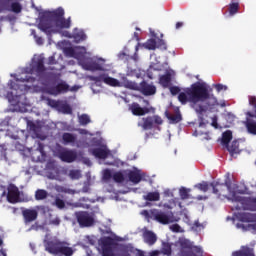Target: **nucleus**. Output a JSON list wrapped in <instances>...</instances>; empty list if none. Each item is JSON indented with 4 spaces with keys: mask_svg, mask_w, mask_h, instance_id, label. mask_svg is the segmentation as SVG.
<instances>
[{
    "mask_svg": "<svg viewBox=\"0 0 256 256\" xmlns=\"http://www.w3.org/2000/svg\"><path fill=\"white\" fill-rule=\"evenodd\" d=\"M212 88L208 89L203 83L196 82L187 88L185 92H181L178 95V101L182 105L187 103H193L195 105L196 113L200 115L207 113V111H213L215 105H217V98L211 94Z\"/></svg>",
    "mask_w": 256,
    "mask_h": 256,
    "instance_id": "f257e3e1",
    "label": "nucleus"
},
{
    "mask_svg": "<svg viewBox=\"0 0 256 256\" xmlns=\"http://www.w3.org/2000/svg\"><path fill=\"white\" fill-rule=\"evenodd\" d=\"M53 25L58 29H69L71 27V17L65 19V10L62 7L44 12L40 18L38 29L46 33V35H51Z\"/></svg>",
    "mask_w": 256,
    "mask_h": 256,
    "instance_id": "f03ea898",
    "label": "nucleus"
},
{
    "mask_svg": "<svg viewBox=\"0 0 256 256\" xmlns=\"http://www.w3.org/2000/svg\"><path fill=\"white\" fill-rule=\"evenodd\" d=\"M46 251L52 255L59 256H73V253H75V250L69 247V243L59 240L48 241L46 244Z\"/></svg>",
    "mask_w": 256,
    "mask_h": 256,
    "instance_id": "7ed1b4c3",
    "label": "nucleus"
},
{
    "mask_svg": "<svg viewBox=\"0 0 256 256\" xmlns=\"http://www.w3.org/2000/svg\"><path fill=\"white\" fill-rule=\"evenodd\" d=\"M141 215L146 219H152V221H156L161 225H169V223H173L174 221L173 213H167L159 209L143 210Z\"/></svg>",
    "mask_w": 256,
    "mask_h": 256,
    "instance_id": "20e7f679",
    "label": "nucleus"
},
{
    "mask_svg": "<svg viewBox=\"0 0 256 256\" xmlns=\"http://www.w3.org/2000/svg\"><path fill=\"white\" fill-rule=\"evenodd\" d=\"M236 219L241 223H252V224H236L237 229L242 231H251L256 235V213L240 212L236 214Z\"/></svg>",
    "mask_w": 256,
    "mask_h": 256,
    "instance_id": "39448f33",
    "label": "nucleus"
},
{
    "mask_svg": "<svg viewBox=\"0 0 256 256\" xmlns=\"http://www.w3.org/2000/svg\"><path fill=\"white\" fill-rule=\"evenodd\" d=\"M232 201L236 203V211H256V197H245L234 194Z\"/></svg>",
    "mask_w": 256,
    "mask_h": 256,
    "instance_id": "423d86ee",
    "label": "nucleus"
},
{
    "mask_svg": "<svg viewBox=\"0 0 256 256\" xmlns=\"http://www.w3.org/2000/svg\"><path fill=\"white\" fill-rule=\"evenodd\" d=\"M143 123H139V126L144 129V131H149L151 129H161L159 126L163 125V118L159 115L147 116L142 118Z\"/></svg>",
    "mask_w": 256,
    "mask_h": 256,
    "instance_id": "0eeeda50",
    "label": "nucleus"
},
{
    "mask_svg": "<svg viewBox=\"0 0 256 256\" xmlns=\"http://www.w3.org/2000/svg\"><path fill=\"white\" fill-rule=\"evenodd\" d=\"M75 217L80 227H93L95 225V218L87 211L76 212Z\"/></svg>",
    "mask_w": 256,
    "mask_h": 256,
    "instance_id": "6e6552de",
    "label": "nucleus"
},
{
    "mask_svg": "<svg viewBox=\"0 0 256 256\" xmlns=\"http://www.w3.org/2000/svg\"><path fill=\"white\" fill-rule=\"evenodd\" d=\"M101 250H102V256H117L115 255V250L113 247H115V240L111 237H104L101 240Z\"/></svg>",
    "mask_w": 256,
    "mask_h": 256,
    "instance_id": "1a4fd4ad",
    "label": "nucleus"
},
{
    "mask_svg": "<svg viewBox=\"0 0 256 256\" xmlns=\"http://www.w3.org/2000/svg\"><path fill=\"white\" fill-rule=\"evenodd\" d=\"M58 157L64 163H73L77 160V152L75 150L62 149L58 152Z\"/></svg>",
    "mask_w": 256,
    "mask_h": 256,
    "instance_id": "9d476101",
    "label": "nucleus"
},
{
    "mask_svg": "<svg viewBox=\"0 0 256 256\" xmlns=\"http://www.w3.org/2000/svg\"><path fill=\"white\" fill-rule=\"evenodd\" d=\"M68 91H77V89L75 86L70 89L69 84L65 81L58 83L50 89L51 95H61L63 93H68Z\"/></svg>",
    "mask_w": 256,
    "mask_h": 256,
    "instance_id": "9b49d317",
    "label": "nucleus"
},
{
    "mask_svg": "<svg viewBox=\"0 0 256 256\" xmlns=\"http://www.w3.org/2000/svg\"><path fill=\"white\" fill-rule=\"evenodd\" d=\"M22 217L24 219V223L27 225L29 223H33V221H37V217H39V212L36 209L26 208L22 210Z\"/></svg>",
    "mask_w": 256,
    "mask_h": 256,
    "instance_id": "f8f14e48",
    "label": "nucleus"
},
{
    "mask_svg": "<svg viewBox=\"0 0 256 256\" xmlns=\"http://www.w3.org/2000/svg\"><path fill=\"white\" fill-rule=\"evenodd\" d=\"M140 91L142 95L150 97L151 95H155V93H157V87H155L153 84L147 83V81L144 80L140 83Z\"/></svg>",
    "mask_w": 256,
    "mask_h": 256,
    "instance_id": "ddd939ff",
    "label": "nucleus"
},
{
    "mask_svg": "<svg viewBox=\"0 0 256 256\" xmlns=\"http://www.w3.org/2000/svg\"><path fill=\"white\" fill-rule=\"evenodd\" d=\"M130 111L136 117H142L143 115H147V113H149V108L141 107V105H139V103L134 102L130 106Z\"/></svg>",
    "mask_w": 256,
    "mask_h": 256,
    "instance_id": "4468645a",
    "label": "nucleus"
},
{
    "mask_svg": "<svg viewBox=\"0 0 256 256\" xmlns=\"http://www.w3.org/2000/svg\"><path fill=\"white\" fill-rule=\"evenodd\" d=\"M143 240L146 245H149L152 247V245H155L157 243V234L151 230H145L143 232Z\"/></svg>",
    "mask_w": 256,
    "mask_h": 256,
    "instance_id": "2eb2a0df",
    "label": "nucleus"
},
{
    "mask_svg": "<svg viewBox=\"0 0 256 256\" xmlns=\"http://www.w3.org/2000/svg\"><path fill=\"white\" fill-rule=\"evenodd\" d=\"M210 186L212 187V193L217 195V197H221L227 189V184L225 183L211 182Z\"/></svg>",
    "mask_w": 256,
    "mask_h": 256,
    "instance_id": "dca6fc26",
    "label": "nucleus"
},
{
    "mask_svg": "<svg viewBox=\"0 0 256 256\" xmlns=\"http://www.w3.org/2000/svg\"><path fill=\"white\" fill-rule=\"evenodd\" d=\"M232 256H255V249L246 246H241L239 250L232 252Z\"/></svg>",
    "mask_w": 256,
    "mask_h": 256,
    "instance_id": "f3484780",
    "label": "nucleus"
},
{
    "mask_svg": "<svg viewBox=\"0 0 256 256\" xmlns=\"http://www.w3.org/2000/svg\"><path fill=\"white\" fill-rule=\"evenodd\" d=\"M7 199L9 203H17L19 201V188L17 186H10L8 188Z\"/></svg>",
    "mask_w": 256,
    "mask_h": 256,
    "instance_id": "a211bd4d",
    "label": "nucleus"
},
{
    "mask_svg": "<svg viewBox=\"0 0 256 256\" xmlns=\"http://www.w3.org/2000/svg\"><path fill=\"white\" fill-rule=\"evenodd\" d=\"M111 152L107 148H94L92 149V155L97 159H107Z\"/></svg>",
    "mask_w": 256,
    "mask_h": 256,
    "instance_id": "6ab92c4d",
    "label": "nucleus"
},
{
    "mask_svg": "<svg viewBox=\"0 0 256 256\" xmlns=\"http://www.w3.org/2000/svg\"><path fill=\"white\" fill-rule=\"evenodd\" d=\"M86 71H103V64L99 61H90L84 64Z\"/></svg>",
    "mask_w": 256,
    "mask_h": 256,
    "instance_id": "aec40b11",
    "label": "nucleus"
},
{
    "mask_svg": "<svg viewBox=\"0 0 256 256\" xmlns=\"http://www.w3.org/2000/svg\"><path fill=\"white\" fill-rule=\"evenodd\" d=\"M62 141L64 145H69L77 142V136L75 134L65 132L62 135Z\"/></svg>",
    "mask_w": 256,
    "mask_h": 256,
    "instance_id": "412c9836",
    "label": "nucleus"
},
{
    "mask_svg": "<svg viewBox=\"0 0 256 256\" xmlns=\"http://www.w3.org/2000/svg\"><path fill=\"white\" fill-rule=\"evenodd\" d=\"M128 179L129 181H131V183H134V185H137L138 183H141L143 176H141V173L137 171H130L128 173Z\"/></svg>",
    "mask_w": 256,
    "mask_h": 256,
    "instance_id": "4be33fe9",
    "label": "nucleus"
},
{
    "mask_svg": "<svg viewBox=\"0 0 256 256\" xmlns=\"http://www.w3.org/2000/svg\"><path fill=\"white\" fill-rule=\"evenodd\" d=\"M33 69L37 73V75L43 74V72L46 71L45 60L43 58H39L33 66Z\"/></svg>",
    "mask_w": 256,
    "mask_h": 256,
    "instance_id": "5701e85b",
    "label": "nucleus"
},
{
    "mask_svg": "<svg viewBox=\"0 0 256 256\" xmlns=\"http://www.w3.org/2000/svg\"><path fill=\"white\" fill-rule=\"evenodd\" d=\"M228 151L232 157L235 155H239V153H241V149L239 148V141H232L231 145L228 146Z\"/></svg>",
    "mask_w": 256,
    "mask_h": 256,
    "instance_id": "b1692460",
    "label": "nucleus"
},
{
    "mask_svg": "<svg viewBox=\"0 0 256 256\" xmlns=\"http://www.w3.org/2000/svg\"><path fill=\"white\" fill-rule=\"evenodd\" d=\"M49 197V192L45 189H37L35 191V200L36 201H43Z\"/></svg>",
    "mask_w": 256,
    "mask_h": 256,
    "instance_id": "393cba45",
    "label": "nucleus"
},
{
    "mask_svg": "<svg viewBox=\"0 0 256 256\" xmlns=\"http://www.w3.org/2000/svg\"><path fill=\"white\" fill-rule=\"evenodd\" d=\"M145 201H160L161 200V194L159 192H148L144 196Z\"/></svg>",
    "mask_w": 256,
    "mask_h": 256,
    "instance_id": "a878e982",
    "label": "nucleus"
},
{
    "mask_svg": "<svg viewBox=\"0 0 256 256\" xmlns=\"http://www.w3.org/2000/svg\"><path fill=\"white\" fill-rule=\"evenodd\" d=\"M28 128L36 137H40L41 135V126L39 124H35L34 122H28Z\"/></svg>",
    "mask_w": 256,
    "mask_h": 256,
    "instance_id": "bb28decb",
    "label": "nucleus"
},
{
    "mask_svg": "<svg viewBox=\"0 0 256 256\" xmlns=\"http://www.w3.org/2000/svg\"><path fill=\"white\" fill-rule=\"evenodd\" d=\"M5 11H12V13L19 14L23 11V6L19 2H13L10 6V9L6 7Z\"/></svg>",
    "mask_w": 256,
    "mask_h": 256,
    "instance_id": "cd10ccee",
    "label": "nucleus"
},
{
    "mask_svg": "<svg viewBox=\"0 0 256 256\" xmlns=\"http://www.w3.org/2000/svg\"><path fill=\"white\" fill-rule=\"evenodd\" d=\"M159 81H160V85H162V87L167 89V87H169V85H171V74L162 75L160 77Z\"/></svg>",
    "mask_w": 256,
    "mask_h": 256,
    "instance_id": "c85d7f7f",
    "label": "nucleus"
},
{
    "mask_svg": "<svg viewBox=\"0 0 256 256\" xmlns=\"http://www.w3.org/2000/svg\"><path fill=\"white\" fill-rule=\"evenodd\" d=\"M231 139H233V132L231 130H227L222 134V144L229 145L231 143Z\"/></svg>",
    "mask_w": 256,
    "mask_h": 256,
    "instance_id": "c756f323",
    "label": "nucleus"
},
{
    "mask_svg": "<svg viewBox=\"0 0 256 256\" xmlns=\"http://www.w3.org/2000/svg\"><path fill=\"white\" fill-rule=\"evenodd\" d=\"M166 113V117L167 119H169V121H171V123H180V121H182L183 117L181 116V113H176L174 115L169 114V112H165Z\"/></svg>",
    "mask_w": 256,
    "mask_h": 256,
    "instance_id": "7c9ffc66",
    "label": "nucleus"
},
{
    "mask_svg": "<svg viewBox=\"0 0 256 256\" xmlns=\"http://www.w3.org/2000/svg\"><path fill=\"white\" fill-rule=\"evenodd\" d=\"M145 49H148L149 51H155L157 49V40L155 39H149L144 44Z\"/></svg>",
    "mask_w": 256,
    "mask_h": 256,
    "instance_id": "2f4dec72",
    "label": "nucleus"
},
{
    "mask_svg": "<svg viewBox=\"0 0 256 256\" xmlns=\"http://www.w3.org/2000/svg\"><path fill=\"white\" fill-rule=\"evenodd\" d=\"M196 189L199 191H203V193H207L209 191V187H211V183L207 181H203L202 183H198L195 185Z\"/></svg>",
    "mask_w": 256,
    "mask_h": 256,
    "instance_id": "473e14b6",
    "label": "nucleus"
},
{
    "mask_svg": "<svg viewBox=\"0 0 256 256\" xmlns=\"http://www.w3.org/2000/svg\"><path fill=\"white\" fill-rule=\"evenodd\" d=\"M104 83H106V85H110L111 87H119V80L112 78V77H105L103 79Z\"/></svg>",
    "mask_w": 256,
    "mask_h": 256,
    "instance_id": "72a5a7b5",
    "label": "nucleus"
},
{
    "mask_svg": "<svg viewBox=\"0 0 256 256\" xmlns=\"http://www.w3.org/2000/svg\"><path fill=\"white\" fill-rule=\"evenodd\" d=\"M80 125H89L91 123V118L87 114H82L81 116L78 117Z\"/></svg>",
    "mask_w": 256,
    "mask_h": 256,
    "instance_id": "f704fd0d",
    "label": "nucleus"
},
{
    "mask_svg": "<svg viewBox=\"0 0 256 256\" xmlns=\"http://www.w3.org/2000/svg\"><path fill=\"white\" fill-rule=\"evenodd\" d=\"M162 253L163 255L171 256V253H172L171 244L164 242L162 244Z\"/></svg>",
    "mask_w": 256,
    "mask_h": 256,
    "instance_id": "c9c22d12",
    "label": "nucleus"
},
{
    "mask_svg": "<svg viewBox=\"0 0 256 256\" xmlns=\"http://www.w3.org/2000/svg\"><path fill=\"white\" fill-rule=\"evenodd\" d=\"M189 191H191L190 189H187L185 187L180 188L179 193H180V198L185 201V199H190V195H189Z\"/></svg>",
    "mask_w": 256,
    "mask_h": 256,
    "instance_id": "e433bc0d",
    "label": "nucleus"
},
{
    "mask_svg": "<svg viewBox=\"0 0 256 256\" xmlns=\"http://www.w3.org/2000/svg\"><path fill=\"white\" fill-rule=\"evenodd\" d=\"M35 77L26 75L25 77L21 76L17 78L16 81H20L21 83H35Z\"/></svg>",
    "mask_w": 256,
    "mask_h": 256,
    "instance_id": "4c0bfd02",
    "label": "nucleus"
},
{
    "mask_svg": "<svg viewBox=\"0 0 256 256\" xmlns=\"http://www.w3.org/2000/svg\"><path fill=\"white\" fill-rule=\"evenodd\" d=\"M112 177H113L115 183H123V181H125V176L121 172H115L112 175Z\"/></svg>",
    "mask_w": 256,
    "mask_h": 256,
    "instance_id": "58836bf2",
    "label": "nucleus"
},
{
    "mask_svg": "<svg viewBox=\"0 0 256 256\" xmlns=\"http://www.w3.org/2000/svg\"><path fill=\"white\" fill-rule=\"evenodd\" d=\"M156 49H161L162 51H167V43L163 39L156 40Z\"/></svg>",
    "mask_w": 256,
    "mask_h": 256,
    "instance_id": "ea45409f",
    "label": "nucleus"
},
{
    "mask_svg": "<svg viewBox=\"0 0 256 256\" xmlns=\"http://www.w3.org/2000/svg\"><path fill=\"white\" fill-rule=\"evenodd\" d=\"M239 11V3H232L229 5L230 15H235Z\"/></svg>",
    "mask_w": 256,
    "mask_h": 256,
    "instance_id": "a19ab883",
    "label": "nucleus"
},
{
    "mask_svg": "<svg viewBox=\"0 0 256 256\" xmlns=\"http://www.w3.org/2000/svg\"><path fill=\"white\" fill-rule=\"evenodd\" d=\"M74 39H76V41H85V39H87V35L85 32L80 31L74 34Z\"/></svg>",
    "mask_w": 256,
    "mask_h": 256,
    "instance_id": "79ce46f5",
    "label": "nucleus"
},
{
    "mask_svg": "<svg viewBox=\"0 0 256 256\" xmlns=\"http://www.w3.org/2000/svg\"><path fill=\"white\" fill-rule=\"evenodd\" d=\"M54 205H56L58 209H65V201L61 198H56Z\"/></svg>",
    "mask_w": 256,
    "mask_h": 256,
    "instance_id": "37998d69",
    "label": "nucleus"
},
{
    "mask_svg": "<svg viewBox=\"0 0 256 256\" xmlns=\"http://www.w3.org/2000/svg\"><path fill=\"white\" fill-rule=\"evenodd\" d=\"M70 177H71V179H80L81 178V172H79V170H71L70 171Z\"/></svg>",
    "mask_w": 256,
    "mask_h": 256,
    "instance_id": "c03bdc74",
    "label": "nucleus"
},
{
    "mask_svg": "<svg viewBox=\"0 0 256 256\" xmlns=\"http://www.w3.org/2000/svg\"><path fill=\"white\" fill-rule=\"evenodd\" d=\"M112 177H113V174L111 173V170L109 169L104 170L103 179L105 181H109V179H111Z\"/></svg>",
    "mask_w": 256,
    "mask_h": 256,
    "instance_id": "a18cd8bd",
    "label": "nucleus"
},
{
    "mask_svg": "<svg viewBox=\"0 0 256 256\" xmlns=\"http://www.w3.org/2000/svg\"><path fill=\"white\" fill-rule=\"evenodd\" d=\"M169 89L171 95H179V93H181V88H179L178 86H171Z\"/></svg>",
    "mask_w": 256,
    "mask_h": 256,
    "instance_id": "49530a36",
    "label": "nucleus"
},
{
    "mask_svg": "<svg viewBox=\"0 0 256 256\" xmlns=\"http://www.w3.org/2000/svg\"><path fill=\"white\" fill-rule=\"evenodd\" d=\"M214 87L218 93H221V91H227V86L223 84H215Z\"/></svg>",
    "mask_w": 256,
    "mask_h": 256,
    "instance_id": "de8ad7c7",
    "label": "nucleus"
},
{
    "mask_svg": "<svg viewBox=\"0 0 256 256\" xmlns=\"http://www.w3.org/2000/svg\"><path fill=\"white\" fill-rule=\"evenodd\" d=\"M171 231H173L174 233H180L181 232V226L179 224H173L170 227Z\"/></svg>",
    "mask_w": 256,
    "mask_h": 256,
    "instance_id": "09e8293b",
    "label": "nucleus"
},
{
    "mask_svg": "<svg viewBox=\"0 0 256 256\" xmlns=\"http://www.w3.org/2000/svg\"><path fill=\"white\" fill-rule=\"evenodd\" d=\"M249 105H252V107L255 109V113H256V97L255 96L249 97Z\"/></svg>",
    "mask_w": 256,
    "mask_h": 256,
    "instance_id": "8fccbe9b",
    "label": "nucleus"
},
{
    "mask_svg": "<svg viewBox=\"0 0 256 256\" xmlns=\"http://www.w3.org/2000/svg\"><path fill=\"white\" fill-rule=\"evenodd\" d=\"M32 35H34L35 39H36V43L38 45H43V38L41 37H37V34H35V30H32Z\"/></svg>",
    "mask_w": 256,
    "mask_h": 256,
    "instance_id": "3c124183",
    "label": "nucleus"
},
{
    "mask_svg": "<svg viewBox=\"0 0 256 256\" xmlns=\"http://www.w3.org/2000/svg\"><path fill=\"white\" fill-rule=\"evenodd\" d=\"M50 225H56V226L61 225V219H59V217H56L50 220Z\"/></svg>",
    "mask_w": 256,
    "mask_h": 256,
    "instance_id": "603ef678",
    "label": "nucleus"
},
{
    "mask_svg": "<svg viewBox=\"0 0 256 256\" xmlns=\"http://www.w3.org/2000/svg\"><path fill=\"white\" fill-rule=\"evenodd\" d=\"M57 64V60H55V56H50L48 58V65H56Z\"/></svg>",
    "mask_w": 256,
    "mask_h": 256,
    "instance_id": "864d4df0",
    "label": "nucleus"
},
{
    "mask_svg": "<svg viewBox=\"0 0 256 256\" xmlns=\"http://www.w3.org/2000/svg\"><path fill=\"white\" fill-rule=\"evenodd\" d=\"M160 251L159 250H154V251H151L150 253H149V255L150 256H159L160 255Z\"/></svg>",
    "mask_w": 256,
    "mask_h": 256,
    "instance_id": "5fc2aeb1",
    "label": "nucleus"
},
{
    "mask_svg": "<svg viewBox=\"0 0 256 256\" xmlns=\"http://www.w3.org/2000/svg\"><path fill=\"white\" fill-rule=\"evenodd\" d=\"M136 256H145V252L143 250L136 249Z\"/></svg>",
    "mask_w": 256,
    "mask_h": 256,
    "instance_id": "6e6d98bb",
    "label": "nucleus"
},
{
    "mask_svg": "<svg viewBox=\"0 0 256 256\" xmlns=\"http://www.w3.org/2000/svg\"><path fill=\"white\" fill-rule=\"evenodd\" d=\"M196 199H197V201H205V200H207V196L198 195V196L196 197Z\"/></svg>",
    "mask_w": 256,
    "mask_h": 256,
    "instance_id": "4d7b16f0",
    "label": "nucleus"
},
{
    "mask_svg": "<svg viewBox=\"0 0 256 256\" xmlns=\"http://www.w3.org/2000/svg\"><path fill=\"white\" fill-rule=\"evenodd\" d=\"M49 105H50L51 107H57V101H55V100H49Z\"/></svg>",
    "mask_w": 256,
    "mask_h": 256,
    "instance_id": "13d9d810",
    "label": "nucleus"
},
{
    "mask_svg": "<svg viewBox=\"0 0 256 256\" xmlns=\"http://www.w3.org/2000/svg\"><path fill=\"white\" fill-rule=\"evenodd\" d=\"M64 111H65L66 113H71V106L65 105V106H64Z\"/></svg>",
    "mask_w": 256,
    "mask_h": 256,
    "instance_id": "bf43d9fd",
    "label": "nucleus"
},
{
    "mask_svg": "<svg viewBox=\"0 0 256 256\" xmlns=\"http://www.w3.org/2000/svg\"><path fill=\"white\" fill-rule=\"evenodd\" d=\"M205 125H207L205 123V120H203V118H201L200 122H199V127H205Z\"/></svg>",
    "mask_w": 256,
    "mask_h": 256,
    "instance_id": "052dcab7",
    "label": "nucleus"
},
{
    "mask_svg": "<svg viewBox=\"0 0 256 256\" xmlns=\"http://www.w3.org/2000/svg\"><path fill=\"white\" fill-rule=\"evenodd\" d=\"M212 127H215V129L218 128L217 119H213V121H212Z\"/></svg>",
    "mask_w": 256,
    "mask_h": 256,
    "instance_id": "680f3d73",
    "label": "nucleus"
},
{
    "mask_svg": "<svg viewBox=\"0 0 256 256\" xmlns=\"http://www.w3.org/2000/svg\"><path fill=\"white\" fill-rule=\"evenodd\" d=\"M7 9V6H5V4H0V13H2V11H5Z\"/></svg>",
    "mask_w": 256,
    "mask_h": 256,
    "instance_id": "e2e57ef3",
    "label": "nucleus"
},
{
    "mask_svg": "<svg viewBox=\"0 0 256 256\" xmlns=\"http://www.w3.org/2000/svg\"><path fill=\"white\" fill-rule=\"evenodd\" d=\"M175 27L176 29H181V27H183V22H177Z\"/></svg>",
    "mask_w": 256,
    "mask_h": 256,
    "instance_id": "0e129e2a",
    "label": "nucleus"
},
{
    "mask_svg": "<svg viewBox=\"0 0 256 256\" xmlns=\"http://www.w3.org/2000/svg\"><path fill=\"white\" fill-rule=\"evenodd\" d=\"M123 256H131V254H129V252H126Z\"/></svg>",
    "mask_w": 256,
    "mask_h": 256,
    "instance_id": "69168bd1",
    "label": "nucleus"
},
{
    "mask_svg": "<svg viewBox=\"0 0 256 256\" xmlns=\"http://www.w3.org/2000/svg\"><path fill=\"white\" fill-rule=\"evenodd\" d=\"M3 245V240L0 238V247Z\"/></svg>",
    "mask_w": 256,
    "mask_h": 256,
    "instance_id": "338daca9",
    "label": "nucleus"
},
{
    "mask_svg": "<svg viewBox=\"0 0 256 256\" xmlns=\"http://www.w3.org/2000/svg\"><path fill=\"white\" fill-rule=\"evenodd\" d=\"M2 255H3V256H7V253H5V252H2Z\"/></svg>",
    "mask_w": 256,
    "mask_h": 256,
    "instance_id": "774afa93",
    "label": "nucleus"
}]
</instances>
